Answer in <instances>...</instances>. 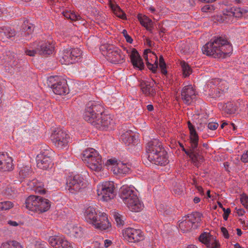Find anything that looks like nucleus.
Segmentation results:
<instances>
[{
	"instance_id": "1",
	"label": "nucleus",
	"mask_w": 248,
	"mask_h": 248,
	"mask_svg": "<svg viewBox=\"0 0 248 248\" xmlns=\"http://www.w3.org/2000/svg\"><path fill=\"white\" fill-rule=\"evenodd\" d=\"M232 50V47L226 37H215L202 48L203 54L214 58L225 57Z\"/></svg>"
},
{
	"instance_id": "2",
	"label": "nucleus",
	"mask_w": 248,
	"mask_h": 248,
	"mask_svg": "<svg viewBox=\"0 0 248 248\" xmlns=\"http://www.w3.org/2000/svg\"><path fill=\"white\" fill-rule=\"evenodd\" d=\"M120 196L131 211L139 212L142 209L143 205L140 201L137 191L133 186H123L120 189Z\"/></svg>"
},
{
	"instance_id": "3",
	"label": "nucleus",
	"mask_w": 248,
	"mask_h": 248,
	"mask_svg": "<svg viewBox=\"0 0 248 248\" xmlns=\"http://www.w3.org/2000/svg\"><path fill=\"white\" fill-rule=\"evenodd\" d=\"M84 215L87 222L92 224L96 229L105 230L110 226L106 214L99 213L97 214L95 207L93 206L87 207L84 211Z\"/></svg>"
},
{
	"instance_id": "4",
	"label": "nucleus",
	"mask_w": 248,
	"mask_h": 248,
	"mask_svg": "<svg viewBox=\"0 0 248 248\" xmlns=\"http://www.w3.org/2000/svg\"><path fill=\"white\" fill-rule=\"evenodd\" d=\"M82 160L93 171L99 172L103 168V161L101 156L95 149L89 148L82 153Z\"/></svg>"
},
{
	"instance_id": "5",
	"label": "nucleus",
	"mask_w": 248,
	"mask_h": 248,
	"mask_svg": "<svg viewBox=\"0 0 248 248\" xmlns=\"http://www.w3.org/2000/svg\"><path fill=\"white\" fill-rule=\"evenodd\" d=\"M25 206L29 210L36 212H45L50 206L49 201L41 197L31 195L26 200Z\"/></svg>"
},
{
	"instance_id": "6",
	"label": "nucleus",
	"mask_w": 248,
	"mask_h": 248,
	"mask_svg": "<svg viewBox=\"0 0 248 248\" xmlns=\"http://www.w3.org/2000/svg\"><path fill=\"white\" fill-rule=\"evenodd\" d=\"M202 215L199 212H193L183 217L179 226L183 232L190 231L192 228L196 229L200 224Z\"/></svg>"
},
{
	"instance_id": "7",
	"label": "nucleus",
	"mask_w": 248,
	"mask_h": 248,
	"mask_svg": "<svg viewBox=\"0 0 248 248\" xmlns=\"http://www.w3.org/2000/svg\"><path fill=\"white\" fill-rule=\"evenodd\" d=\"M102 108L101 106L94 101H90L86 105L83 114L84 119L93 125L94 123L100 115Z\"/></svg>"
},
{
	"instance_id": "8",
	"label": "nucleus",
	"mask_w": 248,
	"mask_h": 248,
	"mask_svg": "<svg viewBox=\"0 0 248 248\" xmlns=\"http://www.w3.org/2000/svg\"><path fill=\"white\" fill-rule=\"evenodd\" d=\"M114 185L112 182H104L97 187V195L100 200L108 202L114 197Z\"/></svg>"
},
{
	"instance_id": "9",
	"label": "nucleus",
	"mask_w": 248,
	"mask_h": 248,
	"mask_svg": "<svg viewBox=\"0 0 248 248\" xmlns=\"http://www.w3.org/2000/svg\"><path fill=\"white\" fill-rule=\"evenodd\" d=\"M51 140L54 145L59 149L67 148L70 140L69 133L62 130L55 131L51 135Z\"/></svg>"
},
{
	"instance_id": "10",
	"label": "nucleus",
	"mask_w": 248,
	"mask_h": 248,
	"mask_svg": "<svg viewBox=\"0 0 248 248\" xmlns=\"http://www.w3.org/2000/svg\"><path fill=\"white\" fill-rule=\"evenodd\" d=\"M86 186L83 178L79 175L69 176L66 181V188L72 193L81 190Z\"/></svg>"
},
{
	"instance_id": "11",
	"label": "nucleus",
	"mask_w": 248,
	"mask_h": 248,
	"mask_svg": "<svg viewBox=\"0 0 248 248\" xmlns=\"http://www.w3.org/2000/svg\"><path fill=\"white\" fill-rule=\"evenodd\" d=\"M244 10L240 8L232 7L224 10L222 15L217 16V20L221 22L232 21L233 17H241Z\"/></svg>"
},
{
	"instance_id": "12",
	"label": "nucleus",
	"mask_w": 248,
	"mask_h": 248,
	"mask_svg": "<svg viewBox=\"0 0 248 248\" xmlns=\"http://www.w3.org/2000/svg\"><path fill=\"white\" fill-rule=\"evenodd\" d=\"M124 239L130 243H136L144 239V235L140 229L127 228L123 230Z\"/></svg>"
},
{
	"instance_id": "13",
	"label": "nucleus",
	"mask_w": 248,
	"mask_h": 248,
	"mask_svg": "<svg viewBox=\"0 0 248 248\" xmlns=\"http://www.w3.org/2000/svg\"><path fill=\"white\" fill-rule=\"evenodd\" d=\"M106 165L107 166L112 165V170L113 173L119 175L126 174L130 170L127 164L121 161H118L116 158L108 159Z\"/></svg>"
},
{
	"instance_id": "14",
	"label": "nucleus",
	"mask_w": 248,
	"mask_h": 248,
	"mask_svg": "<svg viewBox=\"0 0 248 248\" xmlns=\"http://www.w3.org/2000/svg\"><path fill=\"white\" fill-rule=\"evenodd\" d=\"M51 151L48 150L38 154L36 158L37 167L43 170L48 168L51 165Z\"/></svg>"
},
{
	"instance_id": "15",
	"label": "nucleus",
	"mask_w": 248,
	"mask_h": 248,
	"mask_svg": "<svg viewBox=\"0 0 248 248\" xmlns=\"http://www.w3.org/2000/svg\"><path fill=\"white\" fill-rule=\"evenodd\" d=\"M107 57L108 60L114 64L122 63L125 61L124 55L117 47L110 48L107 51Z\"/></svg>"
},
{
	"instance_id": "16",
	"label": "nucleus",
	"mask_w": 248,
	"mask_h": 248,
	"mask_svg": "<svg viewBox=\"0 0 248 248\" xmlns=\"http://www.w3.org/2000/svg\"><path fill=\"white\" fill-rule=\"evenodd\" d=\"M143 56L146 61L148 69L155 73L158 68L157 56L150 49H146L144 51Z\"/></svg>"
},
{
	"instance_id": "17",
	"label": "nucleus",
	"mask_w": 248,
	"mask_h": 248,
	"mask_svg": "<svg viewBox=\"0 0 248 248\" xmlns=\"http://www.w3.org/2000/svg\"><path fill=\"white\" fill-rule=\"evenodd\" d=\"M164 150L161 143L158 140L155 139L149 141L146 146L148 159L152 158L153 156Z\"/></svg>"
},
{
	"instance_id": "18",
	"label": "nucleus",
	"mask_w": 248,
	"mask_h": 248,
	"mask_svg": "<svg viewBox=\"0 0 248 248\" xmlns=\"http://www.w3.org/2000/svg\"><path fill=\"white\" fill-rule=\"evenodd\" d=\"M96 121L95 122L93 126L101 130H105L108 126L113 125L114 122L110 115L102 114L100 112Z\"/></svg>"
},
{
	"instance_id": "19",
	"label": "nucleus",
	"mask_w": 248,
	"mask_h": 248,
	"mask_svg": "<svg viewBox=\"0 0 248 248\" xmlns=\"http://www.w3.org/2000/svg\"><path fill=\"white\" fill-rule=\"evenodd\" d=\"M14 169L13 159L7 153H0V170L3 171H11Z\"/></svg>"
},
{
	"instance_id": "20",
	"label": "nucleus",
	"mask_w": 248,
	"mask_h": 248,
	"mask_svg": "<svg viewBox=\"0 0 248 248\" xmlns=\"http://www.w3.org/2000/svg\"><path fill=\"white\" fill-rule=\"evenodd\" d=\"M182 99L184 102L189 105L195 99V91L191 85L184 87L181 92Z\"/></svg>"
},
{
	"instance_id": "21",
	"label": "nucleus",
	"mask_w": 248,
	"mask_h": 248,
	"mask_svg": "<svg viewBox=\"0 0 248 248\" xmlns=\"http://www.w3.org/2000/svg\"><path fill=\"white\" fill-rule=\"evenodd\" d=\"M155 83L154 80L147 81L141 80L140 86L142 93L147 96H153L155 94L154 85Z\"/></svg>"
},
{
	"instance_id": "22",
	"label": "nucleus",
	"mask_w": 248,
	"mask_h": 248,
	"mask_svg": "<svg viewBox=\"0 0 248 248\" xmlns=\"http://www.w3.org/2000/svg\"><path fill=\"white\" fill-rule=\"evenodd\" d=\"M214 83L217 85V88L214 90L213 94L214 97H220L225 93L228 88L229 84L225 80L217 79L214 80Z\"/></svg>"
},
{
	"instance_id": "23",
	"label": "nucleus",
	"mask_w": 248,
	"mask_h": 248,
	"mask_svg": "<svg viewBox=\"0 0 248 248\" xmlns=\"http://www.w3.org/2000/svg\"><path fill=\"white\" fill-rule=\"evenodd\" d=\"M51 88L54 93L59 95H64L68 93L66 80L61 79L57 80L51 85Z\"/></svg>"
},
{
	"instance_id": "24",
	"label": "nucleus",
	"mask_w": 248,
	"mask_h": 248,
	"mask_svg": "<svg viewBox=\"0 0 248 248\" xmlns=\"http://www.w3.org/2000/svg\"><path fill=\"white\" fill-rule=\"evenodd\" d=\"M131 62L135 68L141 70L144 68V65L143 60L138 51L133 48L129 53Z\"/></svg>"
},
{
	"instance_id": "25",
	"label": "nucleus",
	"mask_w": 248,
	"mask_h": 248,
	"mask_svg": "<svg viewBox=\"0 0 248 248\" xmlns=\"http://www.w3.org/2000/svg\"><path fill=\"white\" fill-rule=\"evenodd\" d=\"M148 160L153 164L157 165L165 166L169 163L167 153L165 150L157 154L152 158H149Z\"/></svg>"
},
{
	"instance_id": "26",
	"label": "nucleus",
	"mask_w": 248,
	"mask_h": 248,
	"mask_svg": "<svg viewBox=\"0 0 248 248\" xmlns=\"http://www.w3.org/2000/svg\"><path fill=\"white\" fill-rule=\"evenodd\" d=\"M120 140L126 146L133 144L136 140V136L131 130L124 129L120 137Z\"/></svg>"
},
{
	"instance_id": "27",
	"label": "nucleus",
	"mask_w": 248,
	"mask_h": 248,
	"mask_svg": "<svg viewBox=\"0 0 248 248\" xmlns=\"http://www.w3.org/2000/svg\"><path fill=\"white\" fill-rule=\"evenodd\" d=\"M188 127L190 131V142L191 148L193 150H195L198 145L199 137L197 132L195 130L194 125L188 121L187 122Z\"/></svg>"
},
{
	"instance_id": "28",
	"label": "nucleus",
	"mask_w": 248,
	"mask_h": 248,
	"mask_svg": "<svg viewBox=\"0 0 248 248\" xmlns=\"http://www.w3.org/2000/svg\"><path fill=\"white\" fill-rule=\"evenodd\" d=\"M54 46L50 43L42 42L37 46L38 53L40 55H48L52 53Z\"/></svg>"
},
{
	"instance_id": "29",
	"label": "nucleus",
	"mask_w": 248,
	"mask_h": 248,
	"mask_svg": "<svg viewBox=\"0 0 248 248\" xmlns=\"http://www.w3.org/2000/svg\"><path fill=\"white\" fill-rule=\"evenodd\" d=\"M16 35L15 31L8 27L0 28V36L3 39V42L6 41L5 39H11L14 40Z\"/></svg>"
},
{
	"instance_id": "30",
	"label": "nucleus",
	"mask_w": 248,
	"mask_h": 248,
	"mask_svg": "<svg viewBox=\"0 0 248 248\" xmlns=\"http://www.w3.org/2000/svg\"><path fill=\"white\" fill-rule=\"evenodd\" d=\"M72 56L70 49L67 48L63 50L60 62L62 64L69 65L74 63V60L72 59Z\"/></svg>"
},
{
	"instance_id": "31",
	"label": "nucleus",
	"mask_w": 248,
	"mask_h": 248,
	"mask_svg": "<svg viewBox=\"0 0 248 248\" xmlns=\"http://www.w3.org/2000/svg\"><path fill=\"white\" fill-rule=\"evenodd\" d=\"M68 232H66L68 234L76 238H80L83 234L82 228L78 226L69 225L68 226Z\"/></svg>"
},
{
	"instance_id": "32",
	"label": "nucleus",
	"mask_w": 248,
	"mask_h": 248,
	"mask_svg": "<svg viewBox=\"0 0 248 248\" xmlns=\"http://www.w3.org/2000/svg\"><path fill=\"white\" fill-rule=\"evenodd\" d=\"M34 27L31 24H24L21 33L22 37L25 40H29L31 37Z\"/></svg>"
},
{
	"instance_id": "33",
	"label": "nucleus",
	"mask_w": 248,
	"mask_h": 248,
	"mask_svg": "<svg viewBox=\"0 0 248 248\" xmlns=\"http://www.w3.org/2000/svg\"><path fill=\"white\" fill-rule=\"evenodd\" d=\"M138 18L141 25L148 31H151L153 27V22L151 19L145 15L139 14Z\"/></svg>"
},
{
	"instance_id": "34",
	"label": "nucleus",
	"mask_w": 248,
	"mask_h": 248,
	"mask_svg": "<svg viewBox=\"0 0 248 248\" xmlns=\"http://www.w3.org/2000/svg\"><path fill=\"white\" fill-rule=\"evenodd\" d=\"M195 150L191 149L190 151H185V153L189 156L194 163L202 162L203 160L202 156L197 153Z\"/></svg>"
},
{
	"instance_id": "35",
	"label": "nucleus",
	"mask_w": 248,
	"mask_h": 248,
	"mask_svg": "<svg viewBox=\"0 0 248 248\" xmlns=\"http://www.w3.org/2000/svg\"><path fill=\"white\" fill-rule=\"evenodd\" d=\"M223 109L224 112L227 114H233L236 111L237 106L235 103L229 102L223 105Z\"/></svg>"
},
{
	"instance_id": "36",
	"label": "nucleus",
	"mask_w": 248,
	"mask_h": 248,
	"mask_svg": "<svg viewBox=\"0 0 248 248\" xmlns=\"http://www.w3.org/2000/svg\"><path fill=\"white\" fill-rule=\"evenodd\" d=\"M0 248H23V247L16 241H9L3 243Z\"/></svg>"
},
{
	"instance_id": "37",
	"label": "nucleus",
	"mask_w": 248,
	"mask_h": 248,
	"mask_svg": "<svg viewBox=\"0 0 248 248\" xmlns=\"http://www.w3.org/2000/svg\"><path fill=\"white\" fill-rule=\"evenodd\" d=\"M70 49L73 57L72 59H73V61L74 60L75 63L80 59L82 52L81 49L78 48H70Z\"/></svg>"
},
{
	"instance_id": "38",
	"label": "nucleus",
	"mask_w": 248,
	"mask_h": 248,
	"mask_svg": "<svg viewBox=\"0 0 248 248\" xmlns=\"http://www.w3.org/2000/svg\"><path fill=\"white\" fill-rule=\"evenodd\" d=\"M55 248H72V245L63 237H60Z\"/></svg>"
},
{
	"instance_id": "39",
	"label": "nucleus",
	"mask_w": 248,
	"mask_h": 248,
	"mask_svg": "<svg viewBox=\"0 0 248 248\" xmlns=\"http://www.w3.org/2000/svg\"><path fill=\"white\" fill-rule=\"evenodd\" d=\"M185 189L184 185L183 183L176 184L174 186L173 192L176 196H181L184 193Z\"/></svg>"
},
{
	"instance_id": "40",
	"label": "nucleus",
	"mask_w": 248,
	"mask_h": 248,
	"mask_svg": "<svg viewBox=\"0 0 248 248\" xmlns=\"http://www.w3.org/2000/svg\"><path fill=\"white\" fill-rule=\"evenodd\" d=\"M213 238V237L208 233L204 232L200 235L199 240L207 246Z\"/></svg>"
},
{
	"instance_id": "41",
	"label": "nucleus",
	"mask_w": 248,
	"mask_h": 248,
	"mask_svg": "<svg viewBox=\"0 0 248 248\" xmlns=\"http://www.w3.org/2000/svg\"><path fill=\"white\" fill-rule=\"evenodd\" d=\"M181 66L185 77L188 76L191 73V69L188 64L185 62H181Z\"/></svg>"
},
{
	"instance_id": "42",
	"label": "nucleus",
	"mask_w": 248,
	"mask_h": 248,
	"mask_svg": "<svg viewBox=\"0 0 248 248\" xmlns=\"http://www.w3.org/2000/svg\"><path fill=\"white\" fill-rule=\"evenodd\" d=\"M114 218L118 226H121L124 224L125 217L118 212H114Z\"/></svg>"
},
{
	"instance_id": "43",
	"label": "nucleus",
	"mask_w": 248,
	"mask_h": 248,
	"mask_svg": "<svg viewBox=\"0 0 248 248\" xmlns=\"http://www.w3.org/2000/svg\"><path fill=\"white\" fill-rule=\"evenodd\" d=\"M19 175L22 177H25L29 175L31 172V167L29 166H25L22 167H19Z\"/></svg>"
},
{
	"instance_id": "44",
	"label": "nucleus",
	"mask_w": 248,
	"mask_h": 248,
	"mask_svg": "<svg viewBox=\"0 0 248 248\" xmlns=\"http://www.w3.org/2000/svg\"><path fill=\"white\" fill-rule=\"evenodd\" d=\"M114 14L118 17L122 19H125L126 15L125 13L121 10L120 7L118 6H114L112 7Z\"/></svg>"
},
{
	"instance_id": "45",
	"label": "nucleus",
	"mask_w": 248,
	"mask_h": 248,
	"mask_svg": "<svg viewBox=\"0 0 248 248\" xmlns=\"http://www.w3.org/2000/svg\"><path fill=\"white\" fill-rule=\"evenodd\" d=\"M13 206V204L9 201L0 202V211L9 210Z\"/></svg>"
},
{
	"instance_id": "46",
	"label": "nucleus",
	"mask_w": 248,
	"mask_h": 248,
	"mask_svg": "<svg viewBox=\"0 0 248 248\" xmlns=\"http://www.w3.org/2000/svg\"><path fill=\"white\" fill-rule=\"evenodd\" d=\"M210 248H220V244L218 241L214 239V237L211 240L207 246Z\"/></svg>"
},
{
	"instance_id": "47",
	"label": "nucleus",
	"mask_w": 248,
	"mask_h": 248,
	"mask_svg": "<svg viewBox=\"0 0 248 248\" xmlns=\"http://www.w3.org/2000/svg\"><path fill=\"white\" fill-rule=\"evenodd\" d=\"M60 237H55L54 236L50 237L49 239V242L52 247L54 248L56 247V245L58 244V241L59 240Z\"/></svg>"
},
{
	"instance_id": "48",
	"label": "nucleus",
	"mask_w": 248,
	"mask_h": 248,
	"mask_svg": "<svg viewBox=\"0 0 248 248\" xmlns=\"http://www.w3.org/2000/svg\"><path fill=\"white\" fill-rule=\"evenodd\" d=\"M47 244L46 242H36L31 248H46Z\"/></svg>"
},
{
	"instance_id": "49",
	"label": "nucleus",
	"mask_w": 248,
	"mask_h": 248,
	"mask_svg": "<svg viewBox=\"0 0 248 248\" xmlns=\"http://www.w3.org/2000/svg\"><path fill=\"white\" fill-rule=\"evenodd\" d=\"M159 66L160 68L161 72L163 75H166L167 74V70L166 69V64L165 62H161L159 63Z\"/></svg>"
},
{
	"instance_id": "50",
	"label": "nucleus",
	"mask_w": 248,
	"mask_h": 248,
	"mask_svg": "<svg viewBox=\"0 0 248 248\" xmlns=\"http://www.w3.org/2000/svg\"><path fill=\"white\" fill-rule=\"evenodd\" d=\"M208 128L211 130H216L218 126V124L217 123L211 122L208 124Z\"/></svg>"
},
{
	"instance_id": "51",
	"label": "nucleus",
	"mask_w": 248,
	"mask_h": 248,
	"mask_svg": "<svg viewBox=\"0 0 248 248\" xmlns=\"http://www.w3.org/2000/svg\"><path fill=\"white\" fill-rule=\"evenodd\" d=\"M26 55L30 56H34L37 53H38L37 47L35 49H27L25 51Z\"/></svg>"
},
{
	"instance_id": "52",
	"label": "nucleus",
	"mask_w": 248,
	"mask_h": 248,
	"mask_svg": "<svg viewBox=\"0 0 248 248\" xmlns=\"http://www.w3.org/2000/svg\"><path fill=\"white\" fill-rule=\"evenodd\" d=\"M122 33L123 35L124 36L126 41L129 43H132L133 42V39L128 34L127 31L125 30H124L122 31Z\"/></svg>"
},
{
	"instance_id": "53",
	"label": "nucleus",
	"mask_w": 248,
	"mask_h": 248,
	"mask_svg": "<svg viewBox=\"0 0 248 248\" xmlns=\"http://www.w3.org/2000/svg\"><path fill=\"white\" fill-rule=\"evenodd\" d=\"M222 210L224 211V214L223 215V218L225 220H227L228 218V216L231 213V210L230 208L225 209V208H222Z\"/></svg>"
},
{
	"instance_id": "54",
	"label": "nucleus",
	"mask_w": 248,
	"mask_h": 248,
	"mask_svg": "<svg viewBox=\"0 0 248 248\" xmlns=\"http://www.w3.org/2000/svg\"><path fill=\"white\" fill-rule=\"evenodd\" d=\"M213 9V7L212 5H210L209 4H206L202 7V10L204 12H210Z\"/></svg>"
},
{
	"instance_id": "55",
	"label": "nucleus",
	"mask_w": 248,
	"mask_h": 248,
	"mask_svg": "<svg viewBox=\"0 0 248 248\" xmlns=\"http://www.w3.org/2000/svg\"><path fill=\"white\" fill-rule=\"evenodd\" d=\"M41 186H42L41 184H40L38 186H36V187L35 189V191L36 192L39 193L40 194H44L46 191L45 189L43 187H42Z\"/></svg>"
},
{
	"instance_id": "56",
	"label": "nucleus",
	"mask_w": 248,
	"mask_h": 248,
	"mask_svg": "<svg viewBox=\"0 0 248 248\" xmlns=\"http://www.w3.org/2000/svg\"><path fill=\"white\" fill-rule=\"evenodd\" d=\"M80 18V16L79 15H77L74 12H72L70 19L72 21H77L79 20Z\"/></svg>"
},
{
	"instance_id": "57",
	"label": "nucleus",
	"mask_w": 248,
	"mask_h": 248,
	"mask_svg": "<svg viewBox=\"0 0 248 248\" xmlns=\"http://www.w3.org/2000/svg\"><path fill=\"white\" fill-rule=\"evenodd\" d=\"M241 203L248 209V197H243L241 199Z\"/></svg>"
},
{
	"instance_id": "58",
	"label": "nucleus",
	"mask_w": 248,
	"mask_h": 248,
	"mask_svg": "<svg viewBox=\"0 0 248 248\" xmlns=\"http://www.w3.org/2000/svg\"><path fill=\"white\" fill-rule=\"evenodd\" d=\"M241 159L243 162H248V150L242 155Z\"/></svg>"
},
{
	"instance_id": "59",
	"label": "nucleus",
	"mask_w": 248,
	"mask_h": 248,
	"mask_svg": "<svg viewBox=\"0 0 248 248\" xmlns=\"http://www.w3.org/2000/svg\"><path fill=\"white\" fill-rule=\"evenodd\" d=\"M221 231L224 237L226 238H228L229 235L227 230L225 227H222L221 228Z\"/></svg>"
},
{
	"instance_id": "60",
	"label": "nucleus",
	"mask_w": 248,
	"mask_h": 248,
	"mask_svg": "<svg viewBox=\"0 0 248 248\" xmlns=\"http://www.w3.org/2000/svg\"><path fill=\"white\" fill-rule=\"evenodd\" d=\"M72 13V12L70 11H64L62 14L65 18L70 19Z\"/></svg>"
},
{
	"instance_id": "61",
	"label": "nucleus",
	"mask_w": 248,
	"mask_h": 248,
	"mask_svg": "<svg viewBox=\"0 0 248 248\" xmlns=\"http://www.w3.org/2000/svg\"><path fill=\"white\" fill-rule=\"evenodd\" d=\"M235 210H236L237 214L239 216H242L245 213V211L243 209L236 208Z\"/></svg>"
},
{
	"instance_id": "62",
	"label": "nucleus",
	"mask_w": 248,
	"mask_h": 248,
	"mask_svg": "<svg viewBox=\"0 0 248 248\" xmlns=\"http://www.w3.org/2000/svg\"><path fill=\"white\" fill-rule=\"evenodd\" d=\"M112 244V242L111 240L108 239H106L104 241V246L106 248H108Z\"/></svg>"
},
{
	"instance_id": "63",
	"label": "nucleus",
	"mask_w": 248,
	"mask_h": 248,
	"mask_svg": "<svg viewBox=\"0 0 248 248\" xmlns=\"http://www.w3.org/2000/svg\"><path fill=\"white\" fill-rule=\"evenodd\" d=\"M8 224L12 226H16L18 225V223L15 221L9 220L8 221Z\"/></svg>"
},
{
	"instance_id": "64",
	"label": "nucleus",
	"mask_w": 248,
	"mask_h": 248,
	"mask_svg": "<svg viewBox=\"0 0 248 248\" xmlns=\"http://www.w3.org/2000/svg\"><path fill=\"white\" fill-rule=\"evenodd\" d=\"M148 10L152 13H153V14H156V10H155V8L154 7H153V6H151V7H149L148 8Z\"/></svg>"
}]
</instances>
